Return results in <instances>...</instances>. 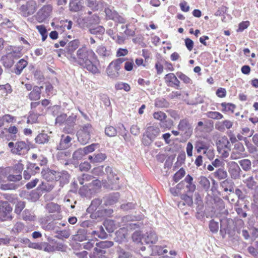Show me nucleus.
<instances>
[{"instance_id": "nucleus-1", "label": "nucleus", "mask_w": 258, "mask_h": 258, "mask_svg": "<svg viewBox=\"0 0 258 258\" xmlns=\"http://www.w3.org/2000/svg\"><path fill=\"white\" fill-rule=\"evenodd\" d=\"M97 56L91 49H88L86 45L79 48L76 55H71L70 61L74 64L79 65L93 74H96L99 70L95 64Z\"/></svg>"}, {"instance_id": "nucleus-2", "label": "nucleus", "mask_w": 258, "mask_h": 258, "mask_svg": "<svg viewBox=\"0 0 258 258\" xmlns=\"http://www.w3.org/2000/svg\"><path fill=\"white\" fill-rule=\"evenodd\" d=\"M127 58H118L112 61L106 69V73L108 77L111 79H117L119 76V71L121 69L122 63Z\"/></svg>"}, {"instance_id": "nucleus-3", "label": "nucleus", "mask_w": 258, "mask_h": 258, "mask_svg": "<svg viewBox=\"0 0 258 258\" xmlns=\"http://www.w3.org/2000/svg\"><path fill=\"white\" fill-rule=\"evenodd\" d=\"M93 128L90 123H87L81 126L80 130L77 132V136L79 142L82 144H86L91 138V133Z\"/></svg>"}, {"instance_id": "nucleus-4", "label": "nucleus", "mask_w": 258, "mask_h": 258, "mask_svg": "<svg viewBox=\"0 0 258 258\" xmlns=\"http://www.w3.org/2000/svg\"><path fill=\"white\" fill-rule=\"evenodd\" d=\"M37 9V3L35 0H29L19 9V14L24 17L34 14Z\"/></svg>"}, {"instance_id": "nucleus-5", "label": "nucleus", "mask_w": 258, "mask_h": 258, "mask_svg": "<svg viewBox=\"0 0 258 258\" xmlns=\"http://www.w3.org/2000/svg\"><path fill=\"white\" fill-rule=\"evenodd\" d=\"M227 167L232 179H237L240 178L241 170L237 163L234 161L227 162Z\"/></svg>"}, {"instance_id": "nucleus-6", "label": "nucleus", "mask_w": 258, "mask_h": 258, "mask_svg": "<svg viewBox=\"0 0 258 258\" xmlns=\"http://www.w3.org/2000/svg\"><path fill=\"white\" fill-rule=\"evenodd\" d=\"M13 208L8 203L3 204L0 207V220L2 221L11 220Z\"/></svg>"}, {"instance_id": "nucleus-7", "label": "nucleus", "mask_w": 258, "mask_h": 258, "mask_svg": "<svg viewBox=\"0 0 258 258\" xmlns=\"http://www.w3.org/2000/svg\"><path fill=\"white\" fill-rule=\"evenodd\" d=\"M52 9V6L50 5L43 6L37 13V20L39 22H43L50 16Z\"/></svg>"}, {"instance_id": "nucleus-8", "label": "nucleus", "mask_w": 258, "mask_h": 258, "mask_svg": "<svg viewBox=\"0 0 258 258\" xmlns=\"http://www.w3.org/2000/svg\"><path fill=\"white\" fill-rule=\"evenodd\" d=\"M244 151V147L241 143L238 142L236 143L230 155V159L237 160L244 157L245 156Z\"/></svg>"}, {"instance_id": "nucleus-9", "label": "nucleus", "mask_w": 258, "mask_h": 258, "mask_svg": "<svg viewBox=\"0 0 258 258\" xmlns=\"http://www.w3.org/2000/svg\"><path fill=\"white\" fill-rule=\"evenodd\" d=\"M29 150V145L24 141H18L15 144L12 152L18 155H25Z\"/></svg>"}, {"instance_id": "nucleus-10", "label": "nucleus", "mask_w": 258, "mask_h": 258, "mask_svg": "<svg viewBox=\"0 0 258 258\" xmlns=\"http://www.w3.org/2000/svg\"><path fill=\"white\" fill-rule=\"evenodd\" d=\"M166 85L171 87L179 89L180 81L177 79L174 74L170 73L165 75L164 77Z\"/></svg>"}, {"instance_id": "nucleus-11", "label": "nucleus", "mask_w": 258, "mask_h": 258, "mask_svg": "<svg viewBox=\"0 0 258 258\" xmlns=\"http://www.w3.org/2000/svg\"><path fill=\"white\" fill-rule=\"evenodd\" d=\"M55 175V178L54 180L59 181L60 186H63L64 184L69 183L70 175L68 171L65 170L56 171Z\"/></svg>"}, {"instance_id": "nucleus-12", "label": "nucleus", "mask_w": 258, "mask_h": 258, "mask_svg": "<svg viewBox=\"0 0 258 258\" xmlns=\"http://www.w3.org/2000/svg\"><path fill=\"white\" fill-rule=\"evenodd\" d=\"M45 209L49 213H56L58 214L55 217L53 216V219L54 220H60L61 219V216L59 214L61 209L60 206L58 204L53 202L49 203L46 204Z\"/></svg>"}, {"instance_id": "nucleus-13", "label": "nucleus", "mask_w": 258, "mask_h": 258, "mask_svg": "<svg viewBox=\"0 0 258 258\" xmlns=\"http://www.w3.org/2000/svg\"><path fill=\"white\" fill-rule=\"evenodd\" d=\"M79 45L80 41L78 39L74 40L68 43L66 47V50L67 57L69 60L71 55H75L74 52L78 48Z\"/></svg>"}, {"instance_id": "nucleus-14", "label": "nucleus", "mask_w": 258, "mask_h": 258, "mask_svg": "<svg viewBox=\"0 0 258 258\" xmlns=\"http://www.w3.org/2000/svg\"><path fill=\"white\" fill-rule=\"evenodd\" d=\"M160 133V128L156 126H148L146 131L147 137L150 140V142L153 141Z\"/></svg>"}, {"instance_id": "nucleus-15", "label": "nucleus", "mask_w": 258, "mask_h": 258, "mask_svg": "<svg viewBox=\"0 0 258 258\" xmlns=\"http://www.w3.org/2000/svg\"><path fill=\"white\" fill-rule=\"evenodd\" d=\"M157 239V236L155 232L151 231L149 232H147L143 236L142 240H143V243L145 242L146 244H153L156 242Z\"/></svg>"}, {"instance_id": "nucleus-16", "label": "nucleus", "mask_w": 258, "mask_h": 258, "mask_svg": "<svg viewBox=\"0 0 258 258\" xmlns=\"http://www.w3.org/2000/svg\"><path fill=\"white\" fill-rule=\"evenodd\" d=\"M14 59L11 54L7 53L2 56L1 60L5 68L7 69L11 68L14 64Z\"/></svg>"}, {"instance_id": "nucleus-17", "label": "nucleus", "mask_w": 258, "mask_h": 258, "mask_svg": "<svg viewBox=\"0 0 258 258\" xmlns=\"http://www.w3.org/2000/svg\"><path fill=\"white\" fill-rule=\"evenodd\" d=\"M56 171L50 170L49 168H43L41 171V175L43 178L49 181H52L55 178V173Z\"/></svg>"}, {"instance_id": "nucleus-18", "label": "nucleus", "mask_w": 258, "mask_h": 258, "mask_svg": "<svg viewBox=\"0 0 258 258\" xmlns=\"http://www.w3.org/2000/svg\"><path fill=\"white\" fill-rule=\"evenodd\" d=\"M42 87H38L37 86L33 88L32 91L28 95V98L31 100H38L40 99L41 89Z\"/></svg>"}, {"instance_id": "nucleus-19", "label": "nucleus", "mask_w": 258, "mask_h": 258, "mask_svg": "<svg viewBox=\"0 0 258 258\" xmlns=\"http://www.w3.org/2000/svg\"><path fill=\"white\" fill-rule=\"evenodd\" d=\"M72 139L69 136H65L62 135L59 144L57 146V149L59 150H62L68 148L70 146V143Z\"/></svg>"}, {"instance_id": "nucleus-20", "label": "nucleus", "mask_w": 258, "mask_h": 258, "mask_svg": "<svg viewBox=\"0 0 258 258\" xmlns=\"http://www.w3.org/2000/svg\"><path fill=\"white\" fill-rule=\"evenodd\" d=\"M28 65V61L24 58L20 59L15 64L14 72L17 75H20L24 68Z\"/></svg>"}, {"instance_id": "nucleus-21", "label": "nucleus", "mask_w": 258, "mask_h": 258, "mask_svg": "<svg viewBox=\"0 0 258 258\" xmlns=\"http://www.w3.org/2000/svg\"><path fill=\"white\" fill-rule=\"evenodd\" d=\"M217 150L230 148V142L226 136H224L219 138L217 142Z\"/></svg>"}, {"instance_id": "nucleus-22", "label": "nucleus", "mask_w": 258, "mask_h": 258, "mask_svg": "<svg viewBox=\"0 0 258 258\" xmlns=\"http://www.w3.org/2000/svg\"><path fill=\"white\" fill-rule=\"evenodd\" d=\"M106 158V156L105 154L102 153L94 154L93 155H90L88 157V159L92 163H100L104 161Z\"/></svg>"}, {"instance_id": "nucleus-23", "label": "nucleus", "mask_w": 258, "mask_h": 258, "mask_svg": "<svg viewBox=\"0 0 258 258\" xmlns=\"http://www.w3.org/2000/svg\"><path fill=\"white\" fill-rule=\"evenodd\" d=\"M127 237V233L125 228H120L116 232V239L119 243L126 240Z\"/></svg>"}, {"instance_id": "nucleus-24", "label": "nucleus", "mask_w": 258, "mask_h": 258, "mask_svg": "<svg viewBox=\"0 0 258 258\" xmlns=\"http://www.w3.org/2000/svg\"><path fill=\"white\" fill-rule=\"evenodd\" d=\"M102 203V200L100 199H95L93 200L90 205L87 208V212L89 213L93 214L95 212L97 208Z\"/></svg>"}, {"instance_id": "nucleus-25", "label": "nucleus", "mask_w": 258, "mask_h": 258, "mask_svg": "<svg viewBox=\"0 0 258 258\" xmlns=\"http://www.w3.org/2000/svg\"><path fill=\"white\" fill-rule=\"evenodd\" d=\"M119 194L118 192H113L110 194L105 200L106 205H112L115 204L118 200Z\"/></svg>"}, {"instance_id": "nucleus-26", "label": "nucleus", "mask_w": 258, "mask_h": 258, "mask_svg": "<svg viewBox=\"0 0 258 258\" xmlns=\"http://www.w3.org/2000/svg\"><path fill=\"white\" fill-rule=\"evenodd\" d=\"M105 171L107 174L108 179L111 183H116V181L118 180V177L113 172L111 167L109 166H107L105 168Z\"/></svg>"}, {"instance_id": "nucleus-27", "label": "nucleus", "mask_w": 258, "mask_h": 258, "mask_svg": "<svg viewBox=\"0 0 258 258\" xmlns=\"http://www.w3.org/2000/svg\"><path fill=\"white\" fill-rule=\"evenodd\" d=\"M71 156V153L69 152L62 150H59L56 154V158L61 162L67 161Z\"/></svg>"}, {"instance_id": "nucleus-28", "label": "nucleus", "mask_w": 258, "mask_h": 258, "mask_svg": "<svg viewBox=\"0 0 258 258\" xmlns=\"http://www.w3.org/2000/svg\"><path fill=\"white\" fill-rule=\"evenodd\" d=\"M221 185L224 188L225 191H229L232 192L234 190V184L231 179H226L221 182Z\"/></svg>"}, {"instance_id": "nucleus-29", "label": "nucleus", "mask_w": 258, "mask_h": 258, "mask_svg": "<svg viewBox=\"0 0 258 258\" xmlns=\"http://www.w3.org/2000/svg\"><path fill=\"white\" fill-rule=\"evenodd\" d=\"M178 128L179 130L187 132L191 129V125L189 123L188 120L186 118H184L180 120L178 125Z\"/></svg>"}, {"instance_id": "nucleus-30", "label": "nucleus", "mask_w": 258, "mask_h": 258, "mask_svg": "<svg viewBox=\"0 0 258 258\" xmlns=\"http://www.w3.org/2000/svg\"><path fill=\"white\" fill-rule=\"evenodd\" d=\"M87 231L85 229H79L77 234L74 235V239L78 241H83L87 239Z\"/></svg>"}, {"instance_id": "nucleus-31", "label": "nucleus", "mask_w": 258, "mask_h": 258, "mask_svg": "<svg viewBox=\"0 0 258 258\" xmlns=\"http://www.w3.org/2000/svg\"><path fill=\"white\" fill-rule=\"evenodd\" d=\"M82 8L80 1L78 0H71L69 4V9L72 12H78Z\"/></svg>"}, {"instance_id": "nucleus-32", "label": "nucleus", "mask_w": 258, "mask_h": 258, "mask_svg": "<svg viewBox=\"0 0 258 258\" xmlns=\"http://www.w3.org/2000/svg\"><path fill=\"white\" fill-rule=\"evenodd\" d=\"M41 227L46 231H51L55 229V224L53 222L48 223L45 219H41L40 221Z\"/></svg>"}, {"instance_id": "nucleus-33", "label": "nucleus", "mask_w": 258, "mask_h": 258, "mask_svg": "<svg viewBox=\"0 0 258 258\" xmlns=\"http://www.w3.org/2000/svg\"><path fill=\"white\" fill-rule=\"evenodd\" d=\"M215 178L218 180L226 179L228 176L227 171L223 168H219L213 173Z\"/></svg>"}, {"instance_id": "nucleus-34", "label": "nucleus", "mask_w": 258, "mask_h": 258, "mask_svg": "<svg viewBox=\"0 0 258 258\" xmlns=\"http://www.w3.org/2000/svg\"><path fill=\"white\" fill-rule=\"evenodd\" d=\"M49 136L46 134H38L35 139V142L39 144H44L48 142Z\"/></svg>"}, {"instance_id": "nucleus-35", "label": "nucleus", "mask_w": 258, "mask_h": 258, "mask_svg": "<svg viewBox=\"0 0 258 258\" xmlns=\"http://www.w3.org/2000/svg\"><path fill=\"white\" fill-rule=\"evenodd\" d=\"M22 218L25 221H34L35 216L33 212L27 209H25L22 213Z\"/></svg>"}, {"instance_id": "nucleus-36", "label": "nucleus", "mask_w": 258, "mask_h": 258, "mask_svg": "<svg viewBox=\"0 0 258 258\" xmlns=\"http://www.w3.org/2000/svg\"><path fill=\"white\" fill-rule=\"evenodd\" d=\"M195 148L198 153H201L202 150L205 151L209 149L207 144L204 141H198L195 144Z\"/></svg>"}, {"instance_id": "nucleus-37", "label": "nucleus", "mask_w": 258, "mask_h": 258, "mask_svg": "<svg viewBox=\"0 0 258 258\" xmlns=\"http://www.w3.org/2000/svg\"><path fill=\"white\" fill-rule=\"evenodd\" d=\"M113 210L111 209H101L98 210L95 215L98 217H109L113 213Z\"/></svg>"}, {"instance_id": "nucleus-38", "label": "nucleus", "mask_w": 258, "mask_h": 258, "mask_svg": "<svg viewBox=\"0 0 258 258\" xmlns=\"http://www.w3.org/2000/svg\"><path fill=\"white\" fill-rule=\"evenodd\" d=\"M229 227L227 224V220L223 219L221 220V229L220 232L223 238L225 237L226 234L229 231Z\"/></svg>"}, {"instance_id": "nucleus-39", "label": "nucleus", "mask_w": 258, "mask_h": 258, "mask_svg": "<svg viewBox=\"0 0 258 258\" xmlns=\"http://www.w3.org/2000/svg\"><path fill=\"white\" fill-rule=\"evenodd\" d=\"M222 107V111L223 112H233L236 107L235 105L232 103L223 102L221 104Z\"/></svg>"}, {"instance_id": "nucleus-40", "label": "nucleus", "mask_w": 258, "mask_h": 258, "mask_svg": "<svg viewBox=\"0 0 258 258\" xmlns=\"http://www.w3.org/2000/svg\"><path fill=\"white\" fill-rule=\"evenodd\" d=\"M239 163L244 171H247L251 169V162L249 159L241 160L239 161Z\"/></svg>"}, {"instance_id": "nucleus-41", "label": "nucleus", "mask_w": 258, "mask_h": 258, "mask_svg": "<svg viewBox=\"0 0 258 258\" xmlns=\"http://www.w3.org/2000/svg\"><path fill=\"white\" fill-rule=\"evenodd\" d=\"M96 51L99 55L104 57L108 56L111 54L110 50H107L106 47L103 45L98 46Z\"/></svg>"}, {"instance_id": "nucleus-42", "label": "nucleus", "mask_w": 258, "mask_h": 258, "mask_svg": "<svg viewBox=\"0 0 258 258\" xmlns=\"http://www.w3.org/2000/svg\"><path fill=\"white\" fill-rule=\"evenodd\" d=\"M92 235H97L101 239H105L107 237V234L105 232L103 226H100L98 230L93 231L91 233Z\"/></svg>"}, {"instance_id": "nucleus-43", "label": "nucleus", "mask_w": 258, "mask_h": 258, "mask_svg": "<svg viewBox=\"0 0 258 258\" xmlns=\"http://www.w3.org/2000/svg\"><path fill=\"white\" fill-rule=\"evenodd\" d=\"M206 115L208 118L215 120H219L223 118V115L217 111H208L207 112Z\"/></svg>"}, {"instance_id": "nucleus-44", "label": "nucleus", "mask_w": 258, "mask_h": 258, "mask_svg": "<svg viewBox=\"0 0 258 258\" xmlns=\"http://www.w3.org/2000/svg\"><path fill=\"white\" fill-rule=\"evenodd\" d=\"M103 225L105 227L106 230L109 232H112L115 228V225L114 221L111 220H105L103 222Z\"/></svg>"}, {"instance_id": "nucleus-45", "label": "nucleus", "mask_w": 258, "mask_h": 258, "mask_svg": "<svg viewBox=\"0 0 258 258\" xmlns=\"http://www.w3.org/2000/svg\"><path fill=\"white\" fill-rule=\"evenodd\" d=\"M155 105L159 108L167 107L169 106V103L164 98H157L155 100Z\"/></svg>"}, {"instance_id": "nucleus-46", "label": "nucleus", "mask_w": 258, "mask_h": 258, "mask_svg": "<svg viewBox=\"0 0 258 258\" xmlns=\"http://www.w3.org/2000/svg\"><path fill=\"white\" fill-rule=\"evenodd\" d=\"M243 182L249 189H253L256 186V182L254 181L252 176L248 177L247 178L243 180Z\"/></svg>"}, {"instance_id": "nucleus-47", "label": "nucleus", "mask_w": 258, "mask_h": 258, "mask_svg": "<svg viewBox=\"0 0 258 258\" xmlns=\"http://www.w3.org/2000/svg\"><path fill=\"white\" fill-rule=\"evenodd\" d=\"M113 245V242L111 241H102L98 243H96V245L97 247L100 248H108L112 246Z\"/></svg>"}, {"instance_id": "nucleus-48", "label": "nucleus", "mask_w": 258, "mask_h": 258, "mask_svg": "<svg viewBox=\"0 0 258 258\" xmlns=\"http://www.w3.org/2000/svg\"><path fill=\"white\" fill-rule=\"evenodd\" d=\"M105 133L108 137H114L117 134L116 128L113 126H107L105 128Z\"/></svg>"}, {"instance_id": "nucleus-49", "label": "nucleus", "mask_w": 258, "mask_h": 258, "mask_svg": "<svg viewBox=\"0 0 258 258\" xmlns=\"http://www.w3.org/2000/svg\"><path fill=\"white\" fill-rule=\"evenodd\" d=\"M199 182L201 186H202L205 190H207L209 189L210 186V182L207 177L205 176H201Z\"/></svg>"}, {"instance_id": "nucleus-50", "label": "nucleus", "mask_w": 258, "mask_h": 258, "mask_svg": "<svg viewBox=\"0 0 258 258\" xmlns=\"http://www.w3.org/2000/svg\"><path fill=\"white\" fill-rule=\"evenodd\" d=\"M9 54H11L14 59H17L20 58L22 56V53L21 50L19 48H14L12 51L8 52Z\"/></svg>"}, {"instance_id": "nucleus-51", "label": "nucleus", "mask_w": 258, "mask_h": 258, "mask_svg": "<svg viewBox=\"0 0 258 258\" xmlns=\"http://www.w3.org/2000/svg\"><path fill=\"white\" fill-rule=\"evenodd\" d=\"M28 167V171L31 172L32 174H35L36 173H38L40 171V168L36 163H28L27 165Z\"/></svg>"}, {"instance_id": "nucleus-52", "label": "nucleus", "mask_w": 258, "mask_h": 258, "mask_svg": "<svg viewBox=\"0 0 258 258\" xmlns=\"http://www.w3.org/2000/svg\"><path fill=\"white\" fill-rule=\"evenodd\" d=\"M185 170L182 168L177 171L173 177V179L175 182H177L185 175Z\"/></svg>"}, {"instance_id": "nucleus-53", "label": "nucleus", "mask_w": 258, "mask_h": 258, "mask_svg": "<svg viewBox=\"0 0 258 258\" xmlns=\"http://www.w3.org/2000/svg\"><path fill=\"white\" fill-rule=\"evenodd\" d=\"M143 236L144 235H141L140 231H135L132 235L133 240L137 243L141 242L142 244H143V240H142V239Z\"/></svg>"}, {"instance_id": "nucleus-54", "label": "nucleus", "mask_w": 258, "mask_h": 258, "mask_svg": "<svg viewBox=\"0 0 258 258\" xmlns=\"http://www.w3.org/2000/svg\"><path fill=\"white\" fill-rule=\"evenodd\" d=\"M97 241L96 238L89 240L88 241L83 244V248L87 250H90L96 245L95 243Z\"/></svg>"}, {"instance_id": "nucleus-55", "label": "nucleus", "mask_w": 258, "mask_h": 258, "mask_svg": "<svg viewBox=\"0 0 258 258\" xmlns=\"http://www.w3.org/2000/svg\"><path fill=\"white\" fill-rule=\"evenodd\" d=\"M115 88L117 90L123 89L126 92L129 91L131 89L130 86L128 84L122 82L117 83L115 86Z\"/></svg>"}, {"instance_id": "nucleus-56", "label": "nucleus", "mask_w": 258, "mask_h": 258, "mask_svg": "<svg viewBox=\"0 0 258 258\" xmlns=\"http://www.w3.org/2000/svg\"><path fill=\"white\" fill-rule=\"evenodd\" d=\"M89 31L92 34H102L105 31V29L102 26H98L95 28H90Z\"/></svg>"}, {"instance_id": "nucleus-57", "label": "nucleus", "mask_w": 258, "mask_h": 258, "mask_svg": "<svg viewBox=\"0 0 258 258\" xmlns=\"http://www.w3.org/2000/svg\"><path fill=\"white\" fill-rule=\"evenodd\" d=\"M105 13L106 17L110 20H113L115 16H116L117 12L114 10H112L109 8H106L105 9Z\"/></svg>"}, {"instance_id": "nucleus-58", "label": "nucleus", "mask_w": 258, "mask_h": 258, "mask_svg": "<svg viewBox=\"0 0 258 258\" xmlns=\"http://www.w3.org/2000/svg\"><path fill=\"white\" fill-rule=\"evenodd\" d=\"M153 117L155 119L162 121L166 119L167 116L163 112L157 111L154 113Z\"/></svg>"}, {"instance_id": "nucleus-59", "label": "nucleus", "mask_w": 258, "mask_h": 258, "mask_svg": "<svg viewBox=\"0 0 258 258\" xmlns=\"http://www.w3.org/2000/svg\"><path fill=\"white\" fill-rule=\"evenodd\" d=\"M209 228L211 232L213 233H216L219 229L218 222L215 221L213 220L210 221L209 223Z\"/></svg>"}, {"instance_id": "nucleus-60", "label": "nucleus", "mask_w": 258, "mask_h": 258, "mask_svg": "<svg viewBox=\"0 0 258 258\" xmlns=\"http://www.w3.org/2000/svg\"><path fill=\"white\" fill-rule=\"evenodd\" d=\"M97 145V144H92L90 145L87 146L83 148H82L83 152L84 153V154H85V155L93 152L95 150V147Z\"/></svg>"}, {"instance_id": "nucleus-61", "label": "nucleus", "mask_w": 258, "mask_h": 258, "mask_svg": "<svg viewBox=\"0 0 258 258\" xmlns=\"http://www.w3.org/2000/svg\"><path fill=\"white\" fill-rule=\"evenodd\" d=\"M25 207V203L23 201H19L15 206V212L20 214Z\"/></svg>"}, {"instance_id": "nucleus-62", "label": "nucleus", "mask_w": 258, "mask_h": 258, "mask_svg": "<svg viewBox=\"0 0 258 258\" xmlns=\"http://www.w3.org/2000/svg\"><path fill=\"white\" fill-rule=\"evenodd\" d=\"M177 75L178 77L184 83L186 84H190L192 83L191 80L185 74L182 73H177Z\"/></svg>"}, {"instance_id": "nucleus-63", "label": "nucleus", "mask_w": 258, "mask_h": 258, "mask_svg": "<svg viewBox=\"0 0 258 258\" xmlns=\"http://www.w3.org/2000/svg\"><path fill=\"white\" fill-rule=\"evenodd\" d=\"M24 225L21 222H17L14 225L13 228V231L14 233H19L22 232L24 229Z\"/></svg>"}, {"instance_id": "nucleus-64", "label": "nucleus", "mask_w": 258, "mask_h": 258, "mask_svg": "<svg viewBox=\"0 0 258 258\" xmlns=\"http://www.w3.org/2000/svg\"><path fill=\"white\" fill-rule=\"evenodd\" d=\"M77 116L72 114L66 119V124L68 125L75 126Z\"/></svg>"}]
</instances>
